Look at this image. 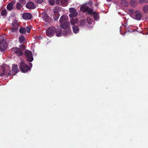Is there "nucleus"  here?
<instances>
[{
  "mask_svg": "<svg viewBox=\"0 0 148 148\" xmlns=\"http://www.w3.org/2000/svg\"><path fill=\"white\" fill-rule=\"evenodd\" d=\"M11 68L9 66L5 64L0 66V75L3 76L5 75L6 76L10 75Z\"/></svg>",
  "mask_w": 148,
  "mask_h": 148,
  "instance_id": "1",
  "label": "nucleus"
},
{
  "mask_svg": "<svg viewBox=\"0 0 148 148\" xmlns=\"http://www.w3.org/2000/svg\"><path fill=\"white\" fill-rule=\"evenodd\" d=\"M19 47L20 48L17 47H13L12 49L14 53L16 54L18 56H20L23 55L22 51L24 50V48L23 45L20 46Z\"/></svg>",
  "mask_w": 148,
  "mask_h": 148,
  "instance_id": "2",
  "label": "nucleus"
},
{
  "mask_svg": "<svg viewBox=\"0 0 148 148\" xmlns=\"http://www.w3.org/2000/svg\"><path fill=\"white\" fill-rule=\"evenodd\" d=\"M19 68L23 73H26L30 69V67L25 63L21 62L19 66Z\"/></svg>",
  "mask_w": 148,
  "mask_h": 148,
  "instance_id": "3",
  "label": "nucleus"
},
{
  "mask_svg": "<svg viewBox=\"0 0 148 148\" xmlns=\"http://www.w3.org/2000/svg\"><path fill=\"white\" fill-rule=\"evenodd\" d=\"M56 31V29L53 26L49 27L46 30V33L48 36L51 37L53 36Z\"/></svg>",
  "mask_w": 148,
  "mask_h": 148,
  "instance_id": "4",
  "label": "nucleus"
},
{
  "mask_svg": "<svg viewBox=\"0 0 148 148\" xmlns=\"http://www.w3.org/2000/svg\"><path fill=\"white\" fill-rule=\"evenodd\" d=\"M24 55L28 61L30 62L32 61L33 60V58L31 51L29 50L25 51L24 53Z\"/></svg>",
  "mask_w": 148,
  "mask_h": 148,
  "instance_id": "5",
  "label": "nucleus"
},
{
  "mask_svg": "<svg viewBox=\"0 0 148 148\" xmlns=\"http://www.w3.org/2000/svg\"><path fill=\"white\" fill-rule=\"evenodd\" d=\"M41 17L43 20L46 22H51L52 19L47 14V13L45 12H42Z\"/></svg>",
  "mask_w": 148,
  "mask_h": 148,
  "instance_id": "6",
  "label": "nucleus"
},
{
  "mask_svg": "<svg viewBox=\"0 0 148 148\" xmlns=\"http://www.w3.org/2000/svg\"><path fill=\"white\" fill-rule=\"evenodd\" d=\"M80 10L83 13L87 12L89 15H91L93 13V10L86 6H82L81 7Z\"/></svg>",
  "mask_w": 148,
  "mask_h": 148,
  "instance_id": "7",
  "label": "nucleus"
},
{
  "mask_svg": "<svg viewBox=\"0 0 148 148\" xmlns=\"http://www.w3.org/2000/svg\"><path fill=\"white\" fill-rule=\"evenodd\" d=\"M69 11L70 14L69 16L70 17H75L77 16L78 12L76 11V9L73 8H69Z\"/></svg>",
  "mask_w": 148,
  "mask_h": 148,
  "instance_id": "8",
  "label": "nucleus"
},
{
  "mask_svg": "<svg viewBox=\"0 0 148 148\" xmlns=\"http://www.w3.org/2000/svg\"><path fill=\"white\" fill-rule=\"evenodd\" d=\"M7 45L5 39L0 40V50L4 51L7 48Z\"/></svg>",
  "mask_w": 148,
  "mask_h": 148,
  "instance_id": "9",
  "label": "nucleus"
},
{
  "mask_svg": "<svg viewBox=\"0 0 148 148\" xmlns=\"http://www.w3.org/2000/svg\"><path fill=\"white\" fill-rule=\"evenodd\" d=\"M68 0H56L57 5H59L63 6H66L68 5Z\"/></svg>",
  "mask_w": 148,
  "mask_h": 148,
  "instance_id": "10",
  "label": "nucleus"
},
{
  "mask_svg": "<svg viewBox=\"0 0 148 148\" xmlns=\"http://www.w3.org/2000/svg\"><path fill=\"white\" fill-rule=\"evenodd\" d=\"M18 21L17 20L14 21L12 23L13 27L11 29L12 32H15L17 31L18 29Z\"/></svg>",
  "mask_w": 148,
  "mask_h": 148,
  "instance_id": "11",
  "label": "nucleus"
},
{
  "mask_svg": "<svg viewBox=\"0 0 148 148\" xmlns=\"http://www.w3.org/2000/svg\"><path fill=\"white\" fill-rule=\"evenodd\" d=\"M26 6L29 9H34L36 7L34 3L31 1H29L26 4Z\"/></svg>",
  "mask_w": 148,
  "mask_h": 148,
  "instance_id": "12",
  "label": "nucleus"
},
{
  "mask_svg": "<svg viewBox=\"0 0 148 148\" xmlns=\"http://www.w3.org/2000/svg\"><path fill=\"white\" fill-rule=\"evenodd\" d=\"M70 26V23L68 21H66L61 25L60 27L62 28L66 29L68 28Z\"/></svg>",
  "mask_w": 148,
  "mask_h": 148,
  "instance_id": "13",
  "label": "nucleus"
},
{
  "mask_svg": "<svg viewBox=\"0 0 148 148\" xmlns=\"http://www.w3.org/2000/svg\"><path fill=\"white\" fill-rule=\"evenodd\" d=\"M135 18L138 20H140L141 19L142 15L141 13L138 11H136L134 13Z\"/></svg>",
  "mask_w": 148,
  "mask_h": 148,
  "instance_id": "14",
  "label": "nucleus"
},
{
  "mask_svg": "<svg viewBox=\"0 0 148 148\" xmlns=\"http://www.w3.org/2000/svg\"><path fill=\"white\" fill-rule=\"evenodd\" d=\"M22 17L24 19L30 20L32 18V15L29 13H26L23 14Z\"/></svg>",
  "mask_w": 148,
  "mask_h": 148,
  "instance_id": "15",
  "label": "nucleus"
},
{
  "mask_svg": "<svg viewBox=\"0 0 148 148\" xmlns=\"http://www.w3.org/2000/svg\"><path fill=\"white\" fill-rule=\"evenodd\" d=\"M60 14L56 10L54 11V14L53 15V18L54 20L55 21H57L58 19V18L60 16Z\"/></svg>",
  "mask_w": 148,
  "mask_h": 148,
  "instance_id": "16",
  "label": "nucleus"
},
{
  "mask_svg": "<svg viewBox=\"0 0 148 148\" xmlns=\"http://www.w3.org/2000/svg\"><path fill=\"white\" fill-rule=\"evenodd\" d=\"M15 2L14 1H12L9 3L7 5V9L9 10H11L13 9V5Z\"/></svg>",
  "mask_w": 148,
  "mask_h": 148,
  "instance_id": "17",
  "label": "nucleus"
},
{
  "mask_svg": "<svg viewBox=\"0 0 148 148\" xmlns=\"http://www.w3.org/2000/svg\"><path fill=\"white\" fill-rule=\"evenodd\" d=\"M91 15V17L92 16V15H93V17L94 19L96 21H97L99 20V14L98 13L96 12H94L93 11V13Z\"/></svg>",
  "mask_w": 148,
  "mask_h": 148,
  "instance_id": "18",
  "label": "nucleus"
},
{
  "mask_svg": "<svg viewBox=\"0 0 148 148\" xmlns=\"http://www.w3.org/2000/svg\"><path fill=\"white\" fill-rule=\"evenodd\" d=\"M12 71L15 73L18 72V69L17 65L13 64L12 66Z\"/></svg>",
  "mask_w": 148,
  "mask_h": 148,
  "instance_id": "19",
  "label": "nucleus"
},
{
  "mask_svg": "<svg viewBox=\"0 0 148 148\" xmlns=\"http://www.w3.org/2000/svg\"><path fill=\"white\" fill-rule=\"evenodd\" d=\"M55 33H56V36L58 37H60L62 36V30L61 29H56Z\"/></svg>",
  "mask_w": 148,
  "mask_h": 148,
  "instance_id": "20",
  "label": "nucleus"
},
{
  "mask_svg": "<svg viewBox=\"0 0 148 148\" xmlns=\"http://www.w3.org/2000/svg\"><path fill=\"white\" fill-rule=\"evenodd\" d=\"M87 21L85 19H83L80 20L79 23V25L81 26H85L86 23Z\"/></svg>",
  "mask_w": 148,
  "mask_h": 148,
  "instance_id": "21",
  "label": "nucleus"
},
{
  "mask_svg": "<svg viewBox=\"0 0 148 148\" xmlns=\"http://www.w3.org/2000/svg\"><path fill=\"white\" fill-rule=\"evenodd\" d=\"M78 21V19L76 18H72L71 21V25H75Z\"/></svg>",
  "mask_w": 148,
  "mask_h": 148,
  "instance_id": "22",
  "label": "nucleus"
},
{
  "mask_svg": "<svg viewBox=\"0 0 148 148\" xmlns=\"http://www.w3.org/2000/svg\"><path fill=\"white\" fill-rule=\"evenodd\" d=\"M73 30L75 34L77 33L79 31V29L77 26H74L73 27Z\"/></svg>",
  "mask_w": 148,
  "mask_h": 148,
  "instance_id": "23",
  "label": "nucleus"
},
{
  "mask_svg": "<svg viewBox=\"0 0 148 148\" xmlns=\"http://www.w3.org/2000/svg\"><path fill=\"white\" fill-rule=\"evenodd\" d=\"M66 17L64 15L62 16L60 18L59 20V22L60 23H62L66 21Z\"/></svg>",
  "mask_w": 148,
  "mask_h": 148,
  "instance_id": "24",
  "label": "nucleus"
},
{
  "mask_svg": "<svg viewBox=\"0 0 148 148\" xmlns=\"http://www.w3.org/2000/svg\"><path fill=\"white\" fill-rule=\"evenodd\" d=\"M19 31L21 34H24L26 32V29L25 27H22L20 28Z\"/></svg>",
  "mask_w": 148,
  "mask_h": 148,
  "instance_id": "25",
  "label": "nucleus"
},
{
  "mask_svg": "<svg viewBox=\"0 0 148 148\" xmlns=\"http://www.w3.org/2000/svg\"><path fill=\"white\" fill-rule=\"evenodd\" d=\"M71 30L70 29L68 30H64L63 31V34L64 35H67L69 34L70 32H71Z\"/></svg>",
  "mask_w": 148,
  "mask_h": 148,
  "instance_id": "26",
  "label": "nucleus"
},
{
  "mask_svg": "<svg viewBox=\"0 0 148 148\" xmlns=\"http://www.w3.org/2000/svg\"><path fill=\"white\" fill-rule=\"evenodd\" d=\"M143 10L145 13L148 12V5H146L144 6L143 8Z\"/></svg>",
  "mask_w": 148,
  "mask_h": 148,
  "instance_id": "27",
  "label": "nucleus"
},
{
  "mask_svg": "<svg viewBox=\"0 0 148 148\" xmlns=\"http://www.w3.org/2000/svg\"><path fill=\"white\" fill-rule=\"evenodd\" d=\"M19 41L21 42L22 43L24 42L25 40V38L23 35H21L19 38Z\"/></svg>",
  "mask_w": 148,
  "mask_h": 148,
  "instance_id": "28",
  "label": "nucleus"
},
{
  "mask_svg": "<svg viewBox=\"0 0 148 148\" xmlns=\"http://www.w3.org/2000/svg\"><path fill=\"white\" fill-rule=\"evenodd\" d=\"M136 3V1L135 0H131L130 1V3L132 6L134 7Z\"/></svg>",
  "mask_w": 148,
  "mask_h": 148,
  "instance_id": "29",
  "label": "nucleus"
},
{
  "mask_svg": "<svg viewBox=\"0 0 148 148\" xmlns=\"http://www.w3.org/2000/svg\"><path fill=\"white\" fill-rule=\"evenodd\" d=\"M7 13V12L6 10H3L1 12V14L2 16H6Z\"/></svg>",
  "mask_w": 148,
  "mask_h": 148,
  "instance_id": "30",
  "label": "nucleus"
},
{
  "mask_svg": "<svg viewBox=\"0 0 148 148\" xmlns=\"http://www.w3.org/2000/svg\"><path fill=\"white\" fill-rule=\"evenodd\" d=\"M87 21L89 24H90L91 22L93 21V19L90 18V17L87 18Z\"/></svg>",
  "mask_w": 148,
  "mask_h": 148,
  "instance_id": "31",
  "label": "nucleus"
},
{
  "mask_svg": "<svg viewBox=\"0 0 148 148\" xmlns=\"http://www.w3.org/2000/svg\"><path fill=\"white\" fill-rule=\"evenodd\" d=\"M16 8L18 10H20L22 8V6L20 3L18 2L16 5Z\"/></svg>",
  "mask_w": 148,
  "mask_h": 148,
  "instance_id": "32",
  "label": "nucleus"
},
{
  "mask_svg": "<svg viewBox=\"0 0 148 148\" xmlns=\"http://www.w3.org/2000/svg\"><path fill=\"white\" fill-rule=\"evenodd\" d=\"M49 3L52 5H53L54 4L55 1L54 0H49Z\"/></svg>",
  "mask_w": 148,
  "mask_h": 148,
  "instance_id": "33",
  "label": "nucleus"
},
{
  "mask_svg": "<svg viewBox=\"0 0 148 148\" xmlns=\"http://www.w3.org/2000/svg\"><path fill=\"white\" fill-rule=\"evenodd\" d=\"M26 31H27L28 33H29L30 32V30L31 29V28L29 26H27V27Z\"/></svg>",
  "mask_w": 148,
  "mask_h": 148,
  "instance_id": "34",
  "label": "nucleus"
},
{
  "mask_svg": "<svg viewBox=\"0 0 148 148\" xmlns=\"http://www.w3.org/2000/svg\"><path fill=\"white\" fill-rule=\"evenodd\" d=\"M19 1L20 3L23 4H25L26 3V1L25 0H19Z\"/></svg>",
  "mask_w": 148,
  "mask_h": 148,
  "instance_id": "35",
  "label": "nucleus"
},
{
  "mask_svg": "<svg viewBox=\"0 0 148 148\" xmlns=\"http://www.w3.org/2000/svg\"><path fill=\"white\" fill-rule=\"evenodd\" d=\"M44 0H37L36 2L40 4L43 2Z\"/></svg>",
  "mask_w": 148,
  "mask_h": 148,
  "instance_id": "36",
  "label": "nucleus"
},
{
  "mask_svg": "<svg viewBox=\"0 0 148 148\" xmlns=\"http://www.w3.org/2000/svg\"><path fill=\"white\" fill-rule=\"evenodd\" d=\"M139 2L140 3H141L143 2L144 1V0H139Z\"/></svg>",
  "mask_w": 148,
  "mask_h": 148,
  "instance_id": "37",
  "label": "nucleus"
},
{
  "mask_svg": "<svg viewBox=\"0 0 148 148\" xmlns=\"http://www.w3.org/2000/svg\"><path fill=\"white\" fill-rule=\"evenodd\" d=\"M130 12H131V13H134V12L133 10H130Z\"/></svg>",
  "mask_w": 148,
  "mask_h": 148,
  "instance_id": "38",
  "label": "nucleus"
},
{
  "mask_svg": "<svg viewBox=\"0 0 148 148\" xmlns=\"http://www.w3.org/2000/svg\"><path fill=\"white\" fill-rule=\"evenodd\" d=\"M29 65H30V66H32V63H29Z\"/></svg>",
  "mask_w": 148,
  "mask_h": 148,
  "instance_id": "39",
  "label": "nucleus"
}]
</instances>
